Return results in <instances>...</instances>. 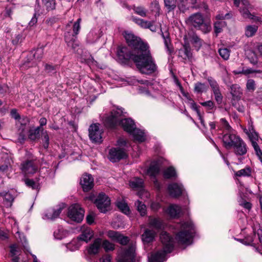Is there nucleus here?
<instances>
[{"label":"nucleus","mask_w":262,"mask_h":262,"mask_svg":"<svg viewBox=\"0 0 262 262\" xmlns=\"http://www.w3.org/2000/svg\"><path fill=\"white\" fill-rule=\"evenodd\" d=\"M124 36L129 47L136 54H141L144 56L143 58L134 57V62L140 72L146 74L155 72L157 67L151 55L147 44L131 32H125Z\"/></svg>","instance_id":"nucleus-1"},{"label":"nucleus","mask_w":262,"mask_h":262,"mask_svg":"<svg viewBox=\"0 0 262 262\" xmlns=\"http://www.w3.org/2000/svg\"><path fill=\"white\" fill-rule=\"evenodd\" d=\"M123 111L121 108L113 110L111 114L107 116L104 120L106 126L114 128L118 125L122 127L127 133L133 135L134 139L140 142L145 140V133L136 127L134 121L130 118H122Z\"/></svg>","instance_id":"nucleus-2"},{"label":"nucleus","mask_w":262,"mask_h":262,"mask_svg":"<svg viewBox=\"0 0 262 262\" xmlns=\"http://www.w3.org/2000/svg\"><path fill=\"white\" fill-rule=\"evenodd\" d=\"M160 239L163 244V248L162 250L151 253L148 257L149 262H164L166 260V254L172 251L173 248V239L167 232H161Z\"/></svg>","instance_id":"nucleus-3"},{"label":"nucleus","mask_w":262,"mask_h":262,"mask_svg":"<svg viewBox=\"0 0 262 262\" xmlns=\"http://www.w3.org/2000/svg\"><path fill=\"white\" fill-rule=\"evenodd\" d=\"M195 233V228L191 221L182 222L180 225V231L176 235V239L179 243L189 245Z\"/></svg>","instance_id":"nucleus-4"},{"label":"nucleus","mask_w":262,"mask_h":262,"mask_svg":"<svg viewBox=\"0 0 262 262\" xmlns=\"http://www.w3.org/2000/svg\"><path fill=\"white\" fill-rule=\"evenodd\" d=\"M81 19L79 18L74 23L73 26V33L71 32V25L68 24L66 28L64 33V39L67 45L75 49L78 44L76 40L77 35L78 34L80 29V23Z\"/></svg>","instance_id":"nucleus-5"},{"label":"nucleus","mask_w":262,"mask_h":262,"mask_svg":"<svg viewBox=\"0 0 262 262\" xmlns=\"http://www.w3.org/2000/svg\"><path fill=\"white\" fill-rule=\"evenodd\" d=\"M189 26L201 30L204 33L209 32L211 30L210 24L206 21L204 16L200 13H196L190 15L186 20Z\"/></svg>","instance_id":"nucleus-6"},{"label":"nucleus","mask_w":262,"mask_h":262,"mask_svg":"<svg viewBox=\"0 0 262 262\" xmlns=\"http://www.w3.org/2000/svg\"><path fill=\"white\" fill-rule=\"evenodd\" d=\"M135 245L130 244L127 247L122 248L117 256V262H134Z\"/></svg>","instance_id":"nucleus-7"},{"label":"nucleus","mask_w":262,"mask_h":262,"mask_svg":"<svg viewBox=\"0 0 262 262\" xmlns=\"http://www.w3.org/2000/svg\"><path fill=\"white\" fill-rule=\"evenodd\" d=\"M234 4L236 7H239L240 2H242V6L239 9V12L244 18L253 19L256 22H261L260 17L255 16L249 12V9H252V6L247 0H233Z\"/></svg>","instance_id":"nucleus-8"},{"label":"nucleus","mask_w":262,"mask_h":262,"mask_svg":"<svg viewBox=\"0 0 262 262\" xmlns=\"http://www.w3.org/2000/svg\"><path fill=\"white\" fill-rule=\"evenodd\" d=\"M43 54V49L42 48H37L35 50L32 51L28 54L24 66L26 67L36 66L41 59Z\"/></svg>","instance_id":"nucleus-9"},{"label":"nucleus","mask_w":262,"mask_h":262,"mask_svg":"<svg viewBox=\"0 0 262 262\" xmlns=\"http://www.w3.org/2000/svg\"><path fill=\"white\" fill-rule=\"evenodd\" d=\"M84 213V210L79 205L74 204L69 207L68 216L71 221L76 223H80L83 219Z\"/></svg>","instance_id":"nucleus-10"},{"label":"nucleus","mask_w":262,"mask_h":262,"mask_svg":"<svg viewBox=\"0 0 262 262\" xmlns=\"http://www.w3.org/2000/svg\"><path fill=\"white\" fill-rule=\"evenodd\" d=\"M117 55L120 60L124 61L132 59L134 61V57L143 58L144 56L141 54H136L131 48L128 49L126 47H119L117 50Z\"/></svg>","instance_id":"nucleus-11"},{"label":"nucleus","mask_w":262,"mask_h":262,"mask_svg":"<svg viewBox=\"0 0 262 262\" xmlns=\"http://www.w3.org/2000/svg\"><path fill=\"white\" fill-rule=\"evenodd\" d=\"M96 206L99 211L105 213L110 209L111 200L109 198L103 193H100L94 202Z\"/></svg>","instance_id":"nucleus-12"},{"label":"nucleus","mask_w":262,"mask_h":262,"mask_svg":"<svg viewBox=\"0 0 262 262\" xmlns=\"http://www.w3.org/2000/svg\"><path fill=\"white\" fill-rule=\"evenodd\" d=\"M64 207L65 205L62 204L54 208L48 209L43 214L42 219L47 220H53L57 218Z\"/></svg>","instance_id":"nucleus-13"},{"label":"nucleus","mask_w":262,"mask_h":262,"mask_svg":"<svg viewBox=\"0 0 262 262\" xmlns=\"http://www.w3.org/2000/svg\"><path fill=\"white\" fill-rule=\"evenodd\" d=\"M126 157V151L120 147H114L110 149L108 158L112 162H117Z\"/></svg>","instance_id":"nucleus-14"},{"label":"nucleus","mask_w":262,"mask_h":262,"mask_svg":"<svg viewBox=\"0 0 262 262\" xmlns=\"http://www.w3.org/2000/svg\"><path fill=\"white\" fill-rule=\"evenodd\" d=\"M89 137L90 139L95 143H101L102 141V130L99 128V124H92L89 129Z\"/></svg>","instance_id":"nucleus-15"},{"label":"nucleus","mask_w":262,"mask_h":262,"mask_svg":"<svg viewBox=\"0 0 262 262\" xmlns=\"http://www.w3.org/2000/svg\"><path fill=\"white\" fill-rule=\"evenodd\" d=\"M241 137L234 134L233 131L228 132L222 136V141L227 149L232 148Z\"/></svg>","instance_id":"nucleus-16"},{"label":"nucleus","mask_w":262,"mask_h":262,"mask_svg":"<svg viewBox=\"0 0 262 262\" xmlns=\"http://www.w3.org/2000/svg\"><path fill=\"white\" fill-rule=\"evenodd\" d=\"M132 20L136 24L144 29H149L151 31L155 32L158 29V27L155 24L154 21H147L138 18L134 16L131 17Z\"/></svg>","instance_id":"nucleus-17"},{"label":"nucleus","mask_w":262,"mask_h":262,"mask_svg":"<svg viewBox=\"0 0 262 262\" xmlns=\"http://www.w3.org/2000/svg\"><path fill=\"white\" fill-rule=\"evenodd\" d=\"M20 168L25 174H33L37 170V166L33 159L27 160L23 162Z\"/></svg>","instance_id":"nucleus-18"},{"label":"nucleus","mask_w":262,"mask_h":262,"mask_svg":"<svg viewBox=\"0 0 262 262\" xmlns=\"http://www.w3.org/2000/svg\"><path fill=\"white\" fill-rule=\"evenodd\" d=\"M80 183L84 191H89L94 186V179L92 175L84 174L81 177Z\"/></svg>","instance_id":"nucleus-19"},{"label":"nucleus","mask_w":262,"mask_h":262,"mask_svg":"<svg viewBox=\"0 0 262 262\" xmlns=\"http://www.w3.org/2000/svg\"><path fill=\"white\" fill-rule=\"evenodd\" d=\"M43 8H41L38 6L35 8V11L38 15L46 14L48 11L53 10L55 7L54 0H42Z\"/></svg>","instance_id":"nucleus-20"},{"label":"nucleus","mask_w":262,"mask_h":262,"mask_svg":"<svg viewBox=\"0 0 262 262\" xmlns=\"http://www.w3.org/2000/svg\"><path fill=\"white\" fill-rule=\"evenodd\" d=\"M236 155L243 156L245 155L248 150L247 146L243 140L240 138L237 142L232 147Z\"/></svg>","instance_id":"nucleus-21"},{"label":"nucleus","mask_w":262,"mask_h":262,"mask_svg":"<svg viewBox=\"0 0 262 262\" xmlns=\"http://www.w3.org/2000/svg\"><path fill=\"white\" fill-rule=\"evenodd\" d=\"M29 123V119L27 117H24L23 118H20L17 120L16 124L17 125H20L19 130V138L24 140L26 137V135L28 131V128L27 127V125Z\"/></svg>","instance_id":"nucleus-22"},{"label":"nucleus","mask_w":262,"mask_h":262,"mask_svg":"<svg viewBox=\"0 0 262 262\" xmlns=\"http://www.w3.org/2000/svg\"><path fill=\"white\" fill-rule=\"evenodd\" d=\"M168 190L171 196L177 198L182 194L183 188L181 184L174 183L168 185Z\"/></svg>","instance_id":"nucleus-23"},{"label":"nucleus","mask_w":262,"mask_h":262,"mask_svg":"<svg viewBox=\"0 0 262 262\" xmlns=\"http://www.w3.org/2000/svg\"><path fill=\"white\" fill-rule=\"evenodd\" d=\"M191 55L190 47L187 45H183L178 52V57L184 60L189 59Z\"/></svg>","instance_id":"nucleus-24"},{"label":"nucleus","mask_w":262,"mask_h":262,"mask_svg":"<svg viewBox=\"0 0 262 262\" xmlns=\"http://www.w3.org/2000/svg\"><path fill=\"white\" fill-rule=\"evenodd\" d=\"M156 232L153 230L146 229L142 235V239L144 244H148L152 242L156 236Z\"/></svg>","instance_id":"nucleus-25"},{"label":"nucleus","mask_w":262,"mask_h":262,"mask_svg":"<svg viewBox=\"0 0 262 262\" xmlns=\"http://www.w3.org/2000/svg\"><path fill=\"white\" fill-rule=\"evenodd\" d=\"M102 245V240L100 238L96 239L94 242L89 246L88 252L90 254H96L98 253Z\"/></svg>","instance_id":"nucleus-26"},{"label":"nucleus","mask_w":262,"mask_h":262,"mask_svg":"<svg viewBox=\"0 0 262 262\" xmlns=\"http://www.w3.org/2000/svg\"><path fill=\"white\" fill-rule=\"evenodd\" d=\"M166 212L171 217H178L181 213V208L178 205L171 204L166 210Z\"/></svg>","instance_id":"nucleus-27"},{"label":"nucleus","mask_w":262,"mask_h":262,"mask_svg":"<svg viewBox=\"0 0 262 262\" xmlns=\"http://www.w3.org/2000/svg\"><path fill=\"white\" fill-rule=\"evenodd\" d=\"M93 236L92 230L89 227L83 228L81 234L78 236L81 242H88Z\"/></svg>","instance_id":"nucleus-28"},{"label":"nucleus","mask_w":262,"mask_h":262,"mask_svg":"<svg viewBox=\"0 0 262 262\" xmlns=\"http://www.w3.org/2000/svg\"><path fill=\"white\" fill-rule=\"evenodd\" d=\"M230 93L234 99H240L242 92L241 87L237 84H232L230 87Z\"/></svg>","instance_id":"nucleus-29"},{"label":"nucleus","mask_w":262,"mask_h":262,"mask_svg":"<svg viewBox=\"0 0 262 262\" xmlns=\"http://www.w3.org/2000/svg\"><path fill=\"white\" fill-rule=\"evenodd\" d=\"M160 171V165L158 163L154 162L150 164V167L147 170V174L151 178L155 179V177Z\"/></svg>","instance_id":"nucleus-30"},{"label":"nucleus","mask_w":262,"mask_h":262,"mask_svg":"<svg viewBox=\"0 0 262 262\" xmlns=\"http://www.w3.org/2000/svg\"><path fill=\"white\" fill-rule=\"evenodd\" d=\"M82 242L77 237V238L73 239L70 243L67 244V249L70 251H73L78 250L82 245Z\"/></svg>","instance_id":"nucleus-31"},{"label":"nucleus","mask_w":262,"mask_h":262,"mask_svg":"<svg viewBox=\"0 0 262 262\" xmlns=\"http://www.w3.org/2000/svg\"><path fill=\"white\" fill-rule=\"evenodd\" d=\"M148 222L149 226L156 230L161 229L163 226L162 222L159 218L150 217Z\"/></svg>","instance_id":"nucleus-32"},{"label":"nucleus","mask_w":262,"mask_h":262,"mask_svg":"<svg viewBox=\"0 0 262 262\" xmlns=\"http://www.w3.org/2000/svg\"><path fill=\"white\" fill-rule=\"evenodd\" d=\"M220 123V125L218 127L219 130H223V132H227V133L233 131V129L225 119H221Z\"/></svg>","instance_id":"nucleus-33"},{"label":"nucleus","mask_w":262,"mask_h":262,"mask_svg":"<svg viewBox=\"0 0 262 262\" xmlns=\"http://www.w3.org/2000/svg\"><path fill=\"white\" fill-rule=\"evenodd\" d=\"M246 133L247 134H248L251 142V144L253 143V142H257V141L258 140V134L255 132L252 125H250L248 130H247Z\"/></svg>","instance_id":"nucleus-34"},{"label":"nucleus","mask_w":262,"mask_h":262,"mask_svg":"<svg viewBox=\"0 0 262 262\" xmlns=\"http://www.w3.org/2000/svg\"><path fill=\"white\" fill-rule=\"evenodd\" d=\"M129 186L135 189H142L143 187V181L141 179L135 178L129 181Z\"/></svg>","instance_id":"nucleus-35"},{"label":"nucleus","mask_w":262,"mask_h":262,"mask_svg":"<svg viewBox=\"0 0 262 262\" xmlns=\"http://www.w3.org/2000/svg\"><path fill=\"white\" fill-rule=\"evenodd\" d=\"M258 30V27L255 25H249L245 28V35L249 37L253 36Z\"/></svg>","instance_id":"nucleus-36"},{"label":"nucleus","mask_w":262,"mask_h":262,"mask_svg":"<svg viewBox=\"0 0 262 262\" xmlns=\"http://www.w3.org/2000/svg\"><path fill=\"white\" fill-rule=\"evenodd\" d=\"M251 174V169L249 167L238 170L235 172V175L236 177H249Z\"/></svg>","instance_id":"nucleus-37"},{"label":"nucleus","mask_w":262,"mask_h":262,"mask_svg":"<svg viewBox=\"0 0 262 262\" xmlns=\"http://www.w3.org/2000/svg\"><path fill=\"white\" fill-rule=\"evenodd\" d=\"M117 206L118 208L124 214H128L129 213V208L127 204L124 201L117 202Z\"/></svg>","instance_id":"nucleus-38"},{"label":"nucleus","mask_w":262,"mask_h":262,"mask_svg":"<svg viewBox=\"0 0 262 262\" xmlns=\"http://www.w3.org/2000/svg\"><path fill=\"white\" fill-rule=\"evenodd\" d=\"M190 105V107L196 112L197 116L199 118V119L200 120V122L202 125L205 127V122L204 119H203L202 116H201V113L198 108V106H197L196 103L194 101H191V103L189 104Z\"/></svg>","instance_id":"nucleus-39"},{"label":"nucleus","mask_w":262,"mask_h":262,"mask_svg":"<svg viewBox=\"0 0 262 262\" xmlns=\"http://www.w3.org/2000/svg\"><path fill=\"white\" fill-rule=\"evenodd\" d=\"M200 104L206 107L207 111H208L209 113H211L216 108L214 103L211 100L201 102Z\"/></svg>","instance_id":"nucleus-40"},{"label":"nucleus","mask_w":262,"mask_h":262,"mask_svg":"<svg viewBox=\"0 0 262 262\" xmlns=\"http://www.w3.org/2000/svg\"><path fill=\"white\" fill-rule=\"evenodd\" d=\"M135 13L141 17H146L147 16V10L142 6H134L133 8Z\"/></svg>","instance_id":"nucleus-41"},{"label":"nucleus","mask_w":262,"mask_h":262,"mask_svg":"<svg viewBox=\"0 0 262 262\" xmlns=\"http://www.w3.org/2000/svg\"><path fill=\"white\" fill-rule=\"evenodd\" d=\"M207 90V86L204 83L197 82L194 85V91L197 93H202Z\"/></svg>","instance_id":"nucleus-42"},{"label":"nucleus","mask_w":262,"mask_h":262,"mask_svg":"<svg viewBox=\"0 0 262 262\" xmlns=\"http://www.w3.org/2000/svg\"><path fill=\"white\" fill-rule=\"evenodd\" d=\"M191 4L189 0H179L178 4L179 9L184 12L189 8L188 4Z\"/></svg>","instance_id":"nucleus-43"},{"label":"nucleus","mask_w":262,"mask_h":262,"mask_svg":"<svg viewBox=\"0 0 262 262\" xmlns=\"http://www.w3.org/2000/svg\"><path fill=\"white\" fill-rule=\"evenodd\" d=\"M67 234V232L62 228H59L54 232V236L57 239H61L64 238Z\"/></svg>","instance_id":"nucleus-44"},{"label":"nucleus","mask_w":262,"mask_h":262,"mask_svg":"<svg viewBox=\"0 0 262 262\" xmlns=\"http://www.w3.org/2000/svg\"><path fill=\"white\" fill-rule=\"evenodd\" d=\"M138 211L139 212L141 216H144L146 214V207L144 204L140 201H137L135 203Z\"/></svg>","instance_id":"nucleus-45"},{"label":"nucleus","mask_w":262,"mask_h":262,"mask_svg":"<svg viewBox=\"0 0 262 262\" xmlns=\"http://www.w3.org/2000/svg\"><path fill=\"white\" fill-rule=\"evenodd\" d=\"M226 25L225 21L218 20L214 23V31L216 34L222 32L223 28Z\"/></svg>","instance_id":"nucleus-46"},{"label":"nucleus","mask_w":262,"mask_h":262,"mask_svg":"<svg viewBox=\"0 0 262 262\" xmlns=\"http://www.w3.org/2000/svg\"><path fill=\"white\" fill-rule=\"evenodd\" d=\"M164 176L165 178L167 179L175 177L176 176L175 169L172 167L167 168L164 172Z\"/></svg>","instance_id":"nucleus-47"},{"label":"nucleus","mask_w":262,"mask_h":262,"mask_svg":"<svg viewBox=\"0 0 262 262\" xmlns=\"http://www.w3.org/2000/svg\"><path fill=\"white\" fill-rule=\"evenodd\" d=\"M25 184L27 186L31 187L33 189H38L39 187L38 181H34L32 179H26L25 180Z\"/></svg>","instance_id":"nucleus-48"},{"label":"nucleus","mask_w":262,"mask_h":262,"mask_svg":"<svg viewBox=\"0 0 262 262\" xmlns=\"http://www.w3.org/2000/svg\"><path fill=\"white\" fill-rule=\"evenodd\" d=\"M40 129V127H37L34 129H30L29 130V138L32 140L37 138L39 136Z\"/></svg>","instance_id":"nucleus-49"},{"label":"nucleus","mask_w":262,"mask_h":262,"mask_svg":"<svg viewBox=\"0 0 262 262\" xmlns=\"http://www.w3.org/2000/svg\"><path fill=\"white\" fill-rule=\"evenodd\" d=\"M164 3L169 11L174 10L176 7V0H164Z\"/></svg>","instance_id":"nucleus-50"},{"label":"nucleus","mask_w":262,"mask_h":262,"mask_svg":"<svg viewBox=\"0 0 262 262\" xmlns=\"http://www.w3.org/2000/svg\"><path fill=\"white\" fill-rule=\"evenodd\" d=\"M101 246L105 251H112L115 249V246L113 244L110 243L107 240H104L102 242Z\"/></svg>","instance_id":"nucleus-51"},{"label":"nucleus","mask_w":262,"mask_h":262,"mask_svg":"<svg viewBox=\"0 0 262 262\" xmlns=\"http://www.w3.org/2000/svg\"><path fill=\"white\" fill-rule=\"evenodd\" d=\"M260 72L261 71L260 70L256 71V70H252V69H250V68H247L246 69H243L241 71H234V73L235 74H243L247 75L249 74L256 73V72L260 73Z\"/></svg>","instance_id":"nucleus-52"},{"label":"nucleus","mask_w":262,"mask_h":262,"mask_svg":"<svg viewBox=\"0 0 262 262\" xmlns=\"http://www.w3.org/2000/svg\"><path fill=\"white\" fill-rule=\"evenodd\" d=\"M13 162L12 160L8 159L7 163L2 164L0 166V171L2 172H7L9 168L11 167V163Z\"/></svg>","instance_id":"nucleus-53"},{"label":"nucleus","mask_w":262,"mask_h":262,"mask_svg":"<svg viewBox=\"0 0 262 262\" xmlns=\"http://www.w3.org/2000/svg\"><path fill=\"white\" fill-rule=\"evenodd\" d=\"M220 56L225 60H227L230 56V51L227 48L220 49L219 50Z\"/></svg>","instance_id":"nucleus-54"},{"label":"nucleus","mask_w":262,"mask_h":262,"mask_svg":"<svg viewBox=\"0 0 262 262\" xmlns=\"http://www.w3.org/2000/svg\"><path fill=\"white\" fill-rule=\"evenodd\" d=\"M42 140L43 142V147L46 149L48 148L49 144V137L47 131L42 133Z\"/></svg>","instance_id":"nucleus-55"},{"label":"nucleus","mask_w":262,"mask_h":262,"mask_svg":"<svg viewBox=\"0 0 262 262\" xmlns=\"http://www.w3.org/2000/svg\"><path fill=\"white\" fill-rule=\"evenodd\" d=\"M119 233L118 232L113 230H110L107 232V236L112 239L113 241L116 242L119 235Z\"/></svg>","instance_id":"nucleus-56"},{"label":"nucleus","mask_w":262,"mask_h":262,"mask_svg":"<svg viewBox=\"0 0 262 262\" xmlns=\"http://www.w3.org/2000/svg\"><path fill=\"white\" fill-rule=\"evenodd\" d=\"M208 81L213 92L220 89L219 85L217 82L211 77L208 78Z\"/></svg>","instance_id":"nucleus-57"},{"label":"nucleus","mask_w":262,"mask_h":262,"mask_svg":"<svg viewBox=\"0 0 262 262\" xmlns=\"http://www.w3.org/2000/svg\"><path fill=\"white\" fill-rule=\"evenodd\" d=\"M99 35H97L94 31H91L88 35V39L91 42H94L99 38Z\"/></svg>","instance_id":"nucleus-58"},{"label":"nucleus","mask_w":262,"mask_h":262,"mask_svg":"<svg viewBox=\"0 0 262 262\" xmlns=\"http://www.w3.org/2000/svg\"><path fill=\"white\" fill-rule=\"evenodd\" d=\"M129 241V239L128 237L124 236L120 234L116 242L122 245H126L127 243H128Z\"/></svg>","instance_id":"nucleus-59"},{"label":"nucleus","mask_w":262,"mask_h":262,"mask_svg":"<svg viewBox=\"0 0 262 262\" xmlns=\"http://www.w3.org/2000/svg\"><path fill=\"white\" fill-rule=\"evenodd\" d=\"M162 36L164 39V43L165 47L167 49V51L169 54H171L173 53V49L170 47L169 43V38L167 37H165L164 34L162 33Z\"/></svg>","instance_id":"nucleus-60"},{"label":"nucleus","mask_w":262,"mask_h":262,"mask_svg":"<svg viewBox=\"0 0 262 262\" xmlns=\"http://www.w3.org/2000/svg\"><path fill=\"white\" fill-rule=\"evenodd\" d=\"M213 94L215 96V99L216 101L219 103L220 104L222 102L223 100V96L222 95V94L220 92V89L213 91Z\"/></svg>","instance_id":"nucleus-61"},{"label":"nucleus","mask_w":262,"mask_h":262,"mask_svg":"<svg viewBox=\"0 0 262 262\" xmlns=\"http://www.w3.org/2000/svg\"><path fill=\"white\" fill-rule=\"evenodd\" d=\"M246 87L248 91H254L255 89V83L253 80L249 79L246 84Z\"/></svg>","instance_id":"nucleus-62"},{"label":"nucleus","mask_w":262,"mask_h":262,"mask_svg":"<svg viewBox=\"0 0 262 262\" xmlns=\"http://www.w3.org/2000/svg\"><path fill=\"white\" fill-rule=\"evenodd\" d=\"M252 145L253 147L254 148V150H255L257 156L259 157V158H261L262 152H261L257 143L253 142Z\"/></svg>","instance_id":"nucleus-63"},{"label":"nucleus","mask_w":262,"mask_h":262,"mask_svg":"<svg viewBox=\"0 0 262 262\" xmlns=\"http://www.w3.org/2000/svg\"><path fill=\"white\" fill-rule=\"evenodd\" d=\"M137 82H139L140 83L145 84L147 86H151L153 84V83L152 81H150L148 80H134V81L130 83H129L130 84H135Z\"/></svg>","instance_id":"nucleus-64"}]
</instances>
